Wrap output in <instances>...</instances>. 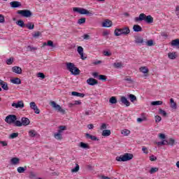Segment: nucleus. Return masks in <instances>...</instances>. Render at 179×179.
<instances>
[{
  "label": "nucleus",
  "instance_id": "obj_26",
  "mask_svg": "<svg viewBox=\"0 0 179 179\" xmlns=\"http://www.w3.org/2000/svg\"><path fill=\"white\" fill-rule=\"evenodd\" d=\"M133 30L136 33H138L139 31H142V27H141L140 25H138V24H134L133 26Z\"/></svg>",
  "mask_w": 179,
  "mask_h": 179
},
{
  "label": "nucleus",
  "instance_id": "obj_51",
  "mask_svg": "<svg viewBox=\"0 0 179 179\" xmlns=\"http://www.w3.org/2000/svg\"><path fill=\"white\" fill-rule=\"evenodd\" d=\"M14 124H15V127H23L22 121L20 122V120H15L14 122Z\"/></svg>",
  "mask_w": 179,
  "mask_h": 179
},
{
  "label": "nucleus",
  "instance_id": "obj_11",
  "mask_svg": "<svg viewBox=\"0 0 179 179\" xmlns=\"http://www.w3.org/2000/svg\"><path fill=\"white\" fill-rule=\"evenodd\" d=\"M12 107H15V108H23L24 107V103L23 101H19L17 103H13Z\"/></svg>",
  "mask_w": 179,
  "mask_h": 179
},
{
  "label": "nucleus",
  "instance_id": "obj_46",
  "mask_svg": "<svg viewBox=\"0 0 179 179\" xmlns=\"http://www.w3.org/2000/svg\"><path fill=\"white\" fill-rule=\"evenodd\" d=\"M40 36H41V32L40 31H36L34 34H32V37H34V38H38Z\"/></svg>",
  "mask_w": 179,
  "mask_h": 179
},
{
  "label": "nucleus",
  "instance_id": "obj_27",
  "mask_svg": "<svg viewBox=\"0 0 179 179\" xmlns=\"http://www.w3.org/2000/svg\"><path fill=\"white\" fill-rule=\"evenodd\" d=\"M114 33H115V36H116V37L123 35L122 28L121 29H118V28L115 29Z\"/></svg>",
  "mask_w": 179,
  "mask_h": 179
},
{
  "label": "nucleus",
  "instance_id": "obj_16",
  "mask_svg": "<svg viewBox=\"0 0 179 179\" xmlns=\"http://www.w3.org/2000/svg\"><path fill=\"white\" fill-rule=\"evenodd\" d=\"M10 5L11 6V8H20V6H22V3L19 1H11L10 3Z\"/></svg>",
  "mask_w": 179,
  "mask_h": 179
},
{
  "label": "nucleus",
  "instance_id": "obj_8",
  "mask_svg": "<svg viewBox=\"0 0 179 179\" xmlns=\"http://www.w3.org/2000/svg\"><path fill=\"white\" fill-rule=\"evenodd\" d=\"M29 107L31 110H34L35 114H40V109H38L35 102H31L29 103Z\"/></svg>",
  "mask_w": 179,
  "mask_h": 179
},
{
  "label": "nucleus",
  "instance_id": "obj_14",
  "mask_svg": "<svg viewBox=\"0 0 179 179\" xmlns=\"http://www.w3.org/2000/svg\"><path fill=\"white\" fill-rule=\"evenodd\" d=\"M140 72H142V73L144 74V76H148V73H149V69H148L146 66H141L139 68Z\"/></svg>",
  "mask_w": 179,
  "mask_h": 179
},
{
  "label": "nucleus",
  "instance_id": "obj_39",
  "mask_svg": "<svg viewBox=\"0 0 179 179\" xmlns=\"http://www.w3.org/2000/svg\"><path fill=\"white\" fill-rule=\"evenodd\" d=\"M109 103H110L111 104H116L117 98L115 96H111L109 99Z\"/></svg>",
  "mask_w": 179,
  "mask_h": 179
},
{
  "label": "nucleus",
  "instance_id": "obj_34",
  "mask_svg": "<svg viewBox=\"0 0 179 179\" xmlns=\"http://www.w3.org/2000/svg\"><path fill=\"white\" fill-rule=\"evenodd\" d=\"M80 146L83 149H90V146L87 143H85L83 142L80 143Z\"/></svg>",
  "mask_w": 179,
  "mask_h": 179
},
{
  "label": "nucleus",
  "instance_id": "obj_6",
  "mask_svg": "<svg viewBox=\"0 0 179 179\" xmlns=\"http://www.w3.org/2000/svg\"><path fill=\"white\" fill-rule=\"evenodd\" d=\"M18 15H21L22 17H31V16L33 15L31 13V11L29 10H20L17 12Z\"/></svg>",
  "mask_w": 179,
  "mask_h": 179
},
{
  "label": "nucleus",
  "instance_id": "obj_23",
  "mask_svg": "<svg viewBox=\"0 0 179 179\" xmlns=\"http://www.w3.org/2000/svg\"><path fill=\"white\" fill-rule=\"evenodd\" d=\"M20 159L17 157H13L10 159V164L16 166V164H19Z\"/></svg>",
  "mask_w": 179,
  "mask_h": 179
},
{
  "label": "nucleus",
  "instance_id": "obj_62",
  "mask_svg": "<svg viewBox=\"0 0 179 179\" xmlns=\"http://www.w3.org/2000/svg\"><path fill=\"white\" fill-rule=\"evenodd\" d=\"M100 129L103 131V129H107V124L106 123H103L100 127Z\"/></svg>",
  "mask_w": 179,
  "mask_h": 179
},
{
  "label": "nucleus",
  "instance_id": "obj_54",
  "mask_svg": "<svg viewBox=\"0 0 179 179\" xmlns=\"http://www.w3.org/2000/svg\"><path fill=\"white\" fill-rule=\"evenodd\" d=\"M19 136V133H13L10 135V138L11 139H15V138H17Z\"/></svg>",
  "mask_w": 179,
  "mask_h": 179
},
{
  "label": "nucleus",
  "instance_id": "obj_17",
  "mask_svg": "<svg viewBox=\"0 0 179 179\" xmlns=\"http://www.w3.org/2000/svg\"><path fill=\"white\" fill-rule=\"evenodd\" d=\"M103 27H111L113 26V21L106 20L102 23Z\"/></svg>",
  "mask_w": 179,
  "mask_h": 179
},
{
  "label": "nucleus",
  "instance_id": "obj_63",
  "mask_svg": "<svg viewBox=\"0 0 179 179\" xmlns=\"http://www.w3.org/2000/svg\"><path fill=\"white\" fill-rule=\"evenodd\" d=\"M0 23H5V17L0 14Z\"/></svg>",
  "mask_w": 179,
  "mask_h": 179
},
{
  "label": "nucleus",
  "instance_id": "obj_28",
  "mask_svg": "<svg viewBox=\"0 0 179 179\" xmlns=\"http://www.w3.org/2000/svg\"><path fill=\"white\" fill-rule=\"evenodd\" d=\"M26 170H27V166H20L17 169V173H19L20 174H22V173H24V171H26Z\"/></svg>",
  "mask_w": 179,
  "mask_h": 179
},
{
  "label": "nucleus",
  "instance_id": "obj_18",
  "mask_svg": "<svg viewBox=\"0 0 179 179\" xmlns=\"http://www.w3.org/2000/svg\"><path fill=\"white\" fill-rule=\"evenodd\" d=\"M21 122L24 127H27V125L30 124V120L27 117H22Z\"/></svg>",
  "mask_w": 179,
  "mask_h": 179
},
{
  "label": "nucleus",
  "instance_id": "obj_43",
  "mask_svg": "<svg viewBox=\"0 0 179 179\" xmlns=\"http://www.w3.org/2000/svg\"><path fill=\"white\" fill-rule=\"evenodd\" d=\"M82 104V101H75L74 103H69V107H72V106H80Z\"/></svg>",
  "mask_w": 179,
  "mask_h": 179
},
{
  "label": "nucleus",
  "instance_id": "obj_57",
  "mask_svg": "<svg viewBox=\"0 0 179 179\" xmlns=\"http://www.w3.org/2000/svg\"><path fill=\"white\" fill-rule=\"evenodd\" d=\"M77 51H78V54L83 53V48L82 46H78L77 48Z\"/></svg>",
  "mask_w": 179,
  "mask_h": 179
},
{
  "label": "nucleus",
  "instance_id": "obj_40",
  "mask_svg": "<svg viewBox=\"0 0 179 179\" xmlns=\"http://www.w3.org/2000/svg\"><path fill=\"white\" fill-rule=\"evenodd\" d=\"M129 99H130V101H131V103H134V101H136V96L130 94L129 95Z\"/></svg>",
  "mask_w": 179,
  "mask_h": 179
},
{
  "label": "nucleus",
  "instance_id": "obj_41",
  "mask_svg": "<svg viewBox=\"0 0 179 179\" xmlns=\"http://www.w3.org/2000/svg\"><path fill=\"white\" fill-rule=\"evenodd\" d=\"M176 143V140L174 138H169V141H167V144L170 145V146H174Z\"/></svg>",
  "mask_w": 179,
  "mask_h": 179
},
{
  "label": "nucleus",
  "instance_id": "obj_21",
  "mask_svg": "<svg viewBox=\"0 0 179 179\" xmlns=\"http://www.w3.org/2000/svg\"><path fill=\"white\" fill-rule=\"evenodd\" d=\"M10 83H13V85H22V80L19 78H14L10 80Z\"/></svg>",
  "mask_w": 179,
  "mask_h": 179
},
{
  "label": "nucleus",
  "instance_id": "obj_10",
  "mask_svg": "<svg viewBox=\"0 0 179 179\" xmlns=\"http://www.w3.org/2000/svg\"><path fill=\"white\" fill-rule=\"evenodd\" d=\"M87 85H90V86H94L95 85L99 84V81H97V80H96L93 78H90L87 80Z\"/></svg>",
  "mask_w": 179,
  "mask_h": 179
},
{
  "label": "nucleus",
  "instance_id": "obj_56",
  "mask_svg": "<svg viewBox=\"0 0 179 179\" xmlns=\"http://www.w3.org/2000/svg\"><path fill=\"white\" fill-rule=\"evenodd\" d=\"M146 117H138L137 118V122H143V121H146Z\"/></svg>",
  "mask_w": 179,
  "mask_h": 179
},
{
  "label": "nucleus",
  "instance_id": "obj_30",
  "mask_svg": "<svg viewBox=\"0 0 179 179\" xmlns=\"http://www.w3.org/2000/svg\"><path fill=\"white\" fill-rule=\"evenodd\" d=\"M25 27L27 29H29V30H33V29H34V24H33L32 22H28L25 24Z\"/></svg>",
  "mask_w": 179,
  "mask_h": 179
},
{
  "label": "nucleus",
  "instance_id": "obj_36",
  "mask_svg": "<svg viewBox=\"0 0 179 179\" xmlns=\"http://www.w3.org/2000/svg\"><path fill=\"white\" fill-rule=\"evenodd\" d=\"M16 24H17V26H20V27H24V26H26L24 22H23V20H22L17 21Z\"/></svg>",
  "mask_w": 179,
  "mask_h": 179
},
{
  "label": "nucleus",
  "instance_id": "obj_19",
  "mask_svg": "<svg viewBox=\"0 0 179 179\" xmlns=\"http://www.w3.org/2000/svg\"><path fill=\"white\" fill-rule=\"evenodd\" d=\"M122 33L123 36H128L131 33V30L129 29V27H124L122 28Z\"/></svg>",
  "mask_w": 179,
  "mask_h": 179
},
{
  "label": "nucleus",
  "instance_id": "obj_20",
  "mask_svg": "<svg viewBox=\"0 0 179 179\" xmlns=\"http://www.w3.org/2000/svg\"><path fill=\"white\" fill-rule=\"evenodd\" d=\"M45 45H48V47H50L51 48H55V45H54V42L52 41H48V43H43L42 47H45Z\"/></svg>",
  "mask_w": 179,
  "mask_h": 179
},
{
  "label": "nucleus",
  "instance_id": "obj_45",
  "mask_svg": "<svg viewBox=\"0 0 179 179\" xmlns=\"http://www.w3.org/2000/svg\"><path fill=\"white\" fill-rule=\"evenodd\" d=\"M79 164H76V167L71 169V173H78L79 171Z\"/></svg>",
  "mask_w": 179,
  "mask_h": 179
},
{
  "label": "nucleus",
  "instance_id": "obj_37",
  "mask_svg": "<svg viewBox=\"0 0 179 179\" xmlns=\"http://www.w3.org/2000/svg\"><path fill=\"white\" fill-rule=\"evenodd\" d=\"M163 104V101H155L151 102V106H162Z\"/></svg>",
  "mask_w": 179,
  "mask_h": 179
},
{
  "label": "nucleus",
  "instance_id": "obj_13",
  "mask_svg": "<svg viewBox=\"0 0 179 179\" xmlns=\"http://www.w3.org/2000/svg\"><path fill=\"white\" fill-rule=\"evenodd\" d=\"M120 101L122 103V104H124V106H126V107H129L131 106V102H129L128 99H127V97L125 96H122L120 98Z\"/></svg>",
  "mask_w": 179,
  "mask_h": 179
},
{
  "label": "nucleus",
  "instance_id": "obj_52",
  "mask_svg": "<svg viewBox=\"0 0 179 179\" xmlns=\"http://www.w3.org/2000/svg\"><path fill=\"white\" fill-rule=\"evenodd\" d=\"M29 136H31V138H34V136H36V131L34 130H31L29 131Z\"/></svg>",
  "mask_w": 179,
  "mask_h": 179
},
{
  "label": "nucleus",
  "instance_id": "obj_24",
  "mask_svg": "<svg viewBox=\"0 0 179 179\" xmlns=\"http://www.w3.org/2000/svg\"><path fill=\"white\" fill-rule=\"evenodd\" d=\"M171 45L172 47H178V48H179V38H176L175 40H173L171 42Z\"/></svg>",
  "mask_w": 179,
  "mask_h": 179
},
{
  "label": "nucleus",
  "instance_id": "obj_35",
  "mask_svg": "<svg viewBox=\"0 0 179 179\" xmlns=\"http://www.w3.org/2000/svg\"><path fill=\"white\" fill-rule=\"evenodd\" d=\"M122 135H124V136H128L131 134V131L124 129L121 131Z\"/></svg>",
  "mask_w": 179,
  "mask_h": 179
},
{
  "label": "nucleus",
  "instance_id": "obj_44",
  "mask_svg": "<svg viewBox=\"0 0 179 179\" xmlns=\"http://www.w3.org/2000/svg\"><path fill=\"white\" fill-rule=\"evenodd\" d=\"M159 171V168L157 167H152L150 170V174H155V173H157Z\"/></svg>",
  "mask_w": 179,
  "mask_h": 179
},
{
  "label": "nucleus",
  "instance_id": "obj_32",
  "mask_svg": "<svg viewBox=\"0 0 179 179\" xmlns=\"http://www.w3.org/2000/svg\"><path fill=\"white\" fill-rule=\"evenodd\" d=\"M168 57L169 59H176L177 58V55H176V52H169Z\"/></svg>",
  "mask_w": 179,
  "mask_h": 179
},
{
  "label": "nucleus",
  "instance_id": "obj_64",
  "mask_svg": "<svg viewBox=\"0 0 179 179\" xmlns=\"http://www.w3.org/2000/svg\"><path fill=\"white\" fill-rule=\"evenodd\" d=\"M103 55H105V57H110L111 52L108 51H103Z\"/></svg>",
  "mask_w": 179,
  "mask_h": 179
},
{
  "label": "nucleus",
  "instance_id": "obj_9",
  "mask_svg": "<svg viewBox=\"0 0 179 179\" xmlns=\"http://www.w3.org/2000/svg\"><path fill=\"white\" fill-rule=\"evenodd\" d=\"M134 38H135L134 43L136 44H144L145 43V41L143 40V37H142V36L141 35L134 36Z\"/></svg>",
  "mask_w": 179,
  "mask_h": 179
},
{
  "label": "nucleus",
  "instance_id": "obj_29",
  "mask_svg": "<svg viewBox=\"0 0 179 179\" xmlns=\"http://www.w3.org/2000/svg\"><path fill=\"white\" fill-rule=\"evenodd\" d=\"M170 102H171V108H173V110H177V103L174 102V99H171Z\"/></svg>",
  "mask_w": 179,
  "mask_h": 179
},
{
  "label": "nucleus",
  "instance_id": "obj_5",
  "mask_svg": "<svg viewBox=\"0 0 179 179\" xmlns=\"http://www.w3.org/2000/svg\"><path fill=\"white\" fill-rule=\"evenodd\" d=\"M50 106H52V107H53V108H55V110H56V111H58L59 113H61V114H66V111L65 110V109H63L61 106L57 104V103H55V101H50Z\"/></svg>",
  "mask_w": 179,
  "mask_h": 179
},
{
  "label": "nucleus",
  "instance_id": "obj_47",
  "mask_svg": "<svg viewBox=\"0 0 179 179\" xmlns=\"http://www.w3.org/2000/svg\"><path fill=\"white\" fill-rule=\"evenodd\" d=\"M157 145L158 146H163V145H168V144H167V141L164 140V141H162L157 142Z\"/></svg>",
  "mask_w": 179,
  "mask_h": 179
},
{
  "label": "nucleus",
  "instance_id": "obj_60",
  "mask_svg": "<svg viewBox=\"0 0 179 179\" xmlns=\"http://www.w3.org/2000/svg\"><path fill=\"white\" fill-rule=\"evenodd\" d=\"M160 121H162V117L159 116V115H156L155 116V122H160Z\"/></svg>",
  "mask_w": 179,
  "mask_h": 179
},
{
  "label": "nucleus",
  "instance_id": "obj_31",
  "mask_svg": "<svg viewBox=\"0 0 179 179\" xmlns=\"http://www.w3.org/2000/svg\"><path fill=\"white\" fill-rule=\"evenodd\" d=\"M71 94H72V96H76L77 97H85V94L79 93L77 92H72Z\"/></svg>",
  "mask_w": 179,
  "mask_h": 179
},
{
  "label": "nucleus",
  "instance_id": "obj_22",
  "mask_svg": "<svg viewBox=\"0 0 179 179\" xmlns=\"http://www.w3.org/2000/svg\"><path fill=\"white\" fill-rule=\"evenodd\" d=\"M85 138H87V139H91V141H99V138H97L96 136H92L89 133L85 134Z\"/></svg>",
  "mask_w": 179,
  "mask_h": 179
},
{
  "label": "nucleus",
  "instance_id": "obj_50",
  "mask_svg": "<svg viewBox=\"0 0 179 179\" xmlns=\"http://www.w3.org/2000/svg\"><path fill=\"white\" fill-rule=\"evenodd\" d=\"M144 43H145L146 45H148V47H152V45H154L153 44V40H149L148 41H144Z\"/></svg>",
  "mask_w": 179,
  "mask_h": 179
},
{
  "label": "nucleus",
  "instance_id": "obj_42",
  "mask_svg": "<svg viewBox=\"0 0 179 179\" xmlns=\"http://www.w3.org/2000/svg\"><path fill=\"white\" fill-rule=\"evenodd\" d=\"M159 114H160L163 117H167V112H166V110H163L162 108H159Z\"/></svg>",
  "mask_w": 179,
  "mask_h": 179
},
{
  "label": "nucleus",
  "instance_id": "obj_48",
  "mask_svg": "<svg viewBox=\"0 0 179 179\" xmlns=\"http://www.w3.org/2000/svg\"><path fill=\"white\" fill-rule=\"evenodd\" d=\"M85 23H86V18L85 17H82V18H80L78 20V24H83Z\"/></svg>",
  "mask_w": 179,
  "mask_h": 179
},
{
  "label": "nucleus",
  "instance_id": "obj_38",
  "mask_svg": "<svg viewBox=\"0 0 179 179\" xmlns=\"http://www.w3.org/2000/svg\"><path fill=\"white\" fill-rule=\"evenodd\" d=\"M54 137L55 138V139H57V141H61V139H62V134L59 133H55L54 134Z\"/></svg>",
  "mask_w": 179,
  "mask_h": 179
},
{
  "label": "nucleus",
  "instance_id": "obj_49",
  "mask_svg": "<svg viewBox=\"0 0 179 179\" xmlns=\"http://www.w3.org/2000/svg\"><path fill=\"white\" fill-rule=\"evenodd\" d=\"M27 51H31V52H33L37 50V48H34L33 46L29 45V46H27Z\"/></svg>",
  "mask_w": 179,
  "mask_h": 179
},
{
  "label": "nucleus",
  "instance_id": "obj_4",
  "mask_svg": "<svg viewBox=\"0 0 179 179\" xmlns=\"http://www.w3.org/2000/svg\"><path fill=\"white\" fill-rule=\"evenodd\" d=\"M73 10L80 13V15H87V16H93L94 15L92 11H89L83 8L74 7Z\"/></svg>",
  "mask_w": 179,
  "mask_h": 179
},
{
  "label": "nucleus",
  "instance_id": "obj_25",
  "mask_svg": "<svg viewBox=\"0 0 179 179\" xmlns=\"http://www.w3.org/2000/svg\"><path fill=\"white\" fill-rule=\"evenodd\" d=\"M113 67L116 69H120V68H124V64L122 62H115L113 63Z\"/></svg>",
  "mask_w": 179,
  "mask_h": 179
},
{
  "label": "nucleus",
  "instance_id": "obj_2",
  "mask_svg": "<svg viewBox=\"0 0 179 179\" xmlns=\"http://www.w3.org/2000/svg\"><path fill=\"white\" fill-rule=\"evenodd\" d=\"M66 69L69 72H71V75H74L76 76V75H79L80 73V70L78 69V67L75 66V64L73 63H66Z\"/></svg>",
  "mask_w": 179,
  "mask_h": 179
},
{
  "label": "nucleus",
  "instance_id": "obj_1",
  "mask_svg": "<svg viewBox=\"0 0 179 179\" xmlns=\"http://www.w3.org/2000/svg\"><path fill=\"white\" fill-rule=\"evenodd\" d=\"M135 22H142L145 21V23L151 24L153 23V17L152 15H146L145 13H141L138 17L134 18Z\"/></svg>",
  "mask_w": 179,
  "mask_h": 179
},
{
  "label": "nucleus",
  "instance_id": "obj_53",
  "mask_svg": "<svg viewBox=\"0 0 179 179\" xmlns=\"http://www.w3.org/2000/svg\"><path fill=\"white\" fill-rule=\"evenodd\" d=\"M99 80H103L106 82V80H107V76H104V75H99Z\"/></svg>",
  "mask_w": 179,
  "mask_h": 179
},
{
  "label": "nucleus",
  "instance_id": "obj_59",
  "mask_svg": "<svg viewBox=\"0 0 179 179\" xmlns=\"http://www.w3.org/2000/svg\"><path fill=\"white\" fill-rule=\"evenodd\" d=\"M7 65H12L13 64V58H9L6 62Z\"/></svg>",
  "mask_w": 179,
  "mask_h": 179
},
{
  "label": "nucleus",
  "instance_id": "obj_7",
  "mask_svg": "<svg viewBox=\"0 0 179 179\" xmlns=\"http://www.w3.org/2000/svg\"><path fill=\"white\" fill-rule=\"evenodd\" d=\"M17 120V117L15 115H10L6 117L5 121L7 124H13Z\"/></svg>",
  "mask_w": 179,
  "mask_h": 179
},
{
  "label": "nucleus",
  "instance_id": "obj_55",
  "mask_svg": "<svg viewBox=\"0 0 179 179\" xmlns=\"http://www.w3.org/2000/svg\"><path fill=\"white\" fill-rule=\"evenodd\" d=\"M124 80L126 82H128V83H134V80H132V78L131 77H126Z\"/></svg>",
  "mask_w": 179,
  "mask_h": 179
},
{
  "label": "nucleus",
  "instance_id": "obj_58",
  "mask_svg": "<svg viewBox=\"0 0 179 179\" xmlns=\"http://www.w3.org/2000/svg\"><path fill=\"white\" fill-rule=\"evenodd\" d=\"M37 76L41 79H45V75H44L43 73H38Z\"/></svg>",
  "mask_w": 179,
  "mask_h": 179
},
{
  "label": "nucleus",
  "instance_id": "obj_12",
  "mask_svg": "<svg viewBox=\"0 0 179 179\" xmlns=\"http://www.w3.org/2000/svg\"><path fill=\"white\" fill-rule=\"evenodd\" d=\"M0 86L3 90H9V87L8 86V83L0 79Z\"/></svg>",
  "mask_w": 179,
  "mask_h": 179
},
{
  "label": "nucleus",
  "instance_id": "obj_15",
  "mask_svg": "<svg viewBox=\"0 0 179 179\" xmlns=\"http://www.w3.org/2000/svg\"><path fill=\"white\" fill-rule=\"evenodd\" d=\"M12 71L14 73H17V75H22V68L15 66L12 67Z\"/></svg>",
  "mask_w": 179,
  "mask_h": 179
},
{
  "label": "nucleus",
  "instance_id": "obj_61",
  "mask_svg": "<svg viewBox=\"0 0 179 179\" xmlns=\"http://www.w3.org/2000/svg\"><path fill=\"white\" fill-rule=\"evenodd\" d=\"M150 162H156L157 160V157H155V155H151L150 157Z\"/></svg>",
  "mask_w": 179,
  "mask_h": 179
},
{
  "label": "nucleus",
  "instance_id": "obj_33",
  "mask_svg": "<svg viewBox=\"0 0 179 179\" xmlns=\"http://www.w3.org/2000/svg\"><path fill=\"white\" fill-rule=\"evenodd\" d=\"M111 135V131L110 130H103L102 131V136H110Z\"/></svg>",
  "mask_w": 179,
  "mask_h": 179
},
{
  "label": "nucleus",
  "instance_id": "obj_3",
  "mask_svg": "<svg viewBox=\"0 0 179 179\" xmlns=\"http://www.w3.org/2000/svg\"><path fill=\"white\" fill-rule=\"evenodd\" d=\"M132 159H134V155L131 153H125L116 157L117 162H129V160H132Z\"/></svg>",
  "mask_w": 179,
  "mask_h": 179
}]
</instances>
